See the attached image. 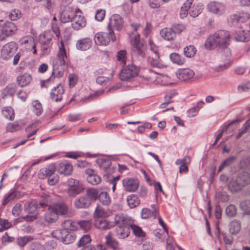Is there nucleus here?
I'll use <instances>...</instances> for the list:
<instances>
[{
	"label": "nucleus",
	"instance_id": "nucleus-46",
	"mask_svg": "<svg viewBox=\"0 0 250 250\" xmlns=\"http://www.w3.org/2000/svg\"><path fill=\"white\" fill-rule=\"evenodd\" d=\"M196 52V48L191 45H189L184 48V55L188 58H191L193 57Z\"/></svg>",
	"mask_w": 250,
	"mask_h": 250
},
{
	"label": "nucleus",
	"instance_id": "nucleus-58",
	"mask_svg": "<svg viewBox=\"0 0 250 250\" xmlns=\"http://www.w3.org/2000/svg\"><path fill=\"white\" fill-rule=\"evenodd\" d=\"M236 208L233 205H229L226 209V215L229 217H234L236 214Z\"/></svg>",
	"mask_w": 250,
	"mask_h": 250
},
{
	"label": "nucleus",
	"instance_id": "nucleus-21",
	"mask_svg": "<svg viewBox=\"0 0 250 250\" xmlns=\"http://www.w3.org/2000/svg\"><path fill=\"white\" fill-rule=\"evenodd\" d=\"M74 183V185L70 186L67 190V194L69 197H74L82 193L84 189L83 185L79 183L78 180H75Z\"/></svg>",
	"mask_w": 250,
	"mask_h": 250
},
{
	"label": "nucleus",
	"instance_id": "nucleus-2",
	"mask_svg": "<svg viewBox=\"0 0 250 250\" xmlns=\"http://www.w3.org/2000/svg\"><path fill=\"white\" fill-rule=\"evenodd\" d=\"M66 58V50L63 41H61L56 58L53 61L52 63L53 73L56 77L61 78L63 75Z\"/></svg>",
	"mask_w": 250,
	"mask_h": 250
},
{
	"label": "nucleus",
	"instance_id": "nucleus-9",
	"mask_svg": "<svg viewBox=\"0 0 250 250\" xmlns=\"http://www.w3.org/2000/svg\"><path fill=\"white\" fill-rule=\"evenodd\" d=\"M17 30L15 23L7 21L0 24V41L5 40L6 37H10L14 35Z\"/></svg>",
	"mask_w": 250,
	"mask_h": 250
},
{
	"label": "nucleus",
	"instance_id": "nucleus-51",
	"mask_svg": "<svg viewBox=\"0 0 250 250\" xmlns=\"http://www.w3.org/2000/svg\"><path fill=\"white\" fill-rule=\"evenodd\" d=\"M41 44L42 51L41 56H43L48 55L50 52L51 48V44H49L48 42L46 43L44 41H42Z\"/></svg>",
	"mask_w": 250,
	"mask_h": 250
},
{
	"label": "nucleus",
	"instance_id": "nucleus-64",
	"mask_svg": "<svg viewBox=\"0 0 250 250\" xmlns=\"http://www.w3.org/2000/svg\"><path fill=\"white\" fill-rule=\"evenodd\" d=\"M106 211L102 208L98 207L95 211L94 216L97 217V218H103V217L106 216Z\"/></svg>",
	"mask_w": 250,
	"mask_h": 250
},
{
	"label": "nucleus",
	"instance_id": "nucleus-47",
	"mask_svg": "<svg viewBox=\"0 0 250 250\" xmlns=\"http://www.w3.org/2000/svg\"><path fill=\"white\" fill-rule=\"evenodd\" d=\"M76 239V237L74 235L71 233H69L66 230V232L62 237V241L65 244H69L73 242Z\"/></svg>",
	"mask_w": 250,
	"mask_h": 250
},
{
	"label": "nucleus",
	"instance_id": "nucleus-22",
	"mask_svg": "<svg viewBox=\"0 0 250 250\" xmlns=\"http://www.w3.org/2000/svg\"><path fill=\"white\" fill-rule=\"evenodd\" d=\"M125 189L129 192L135 191L139 187V181L136 179L125 178L123 180Z\"/></svg>",
	"mask_w": 250,
	"mask_h": 250
},
{
	"label": "nucleus",
	"instance_id": "nucleus-57",
	"mask_svg": "<svg viewBox=\"0 0 250 250\" xmlns=\"http://www.w3.org/2000/svg\"><path fill=\"white\" fill-rule=\"evenodd\" d=\"M91 241V239L89 235H85L80 239L79 242L78 243V246L83 248L84 246L89 245V243H90Z\"/></svg>",
	"mask_w": 250,
	"mask_h": 250
},
{
	"label": "nucleus",
	"instance_id": "nucleus-15",
	"mask_svg": "<svg viewBox=\"0 0 250 250\" xmlns=\"http://www.w3.org/2000/svg\"><path fill=\"white\" fill-rule=\"evenodd\" d=\"M207 9L213 14L221 15L225 13L226 7L222 2L212 1L207 5Z\"/></svg>",
	"mask_w": 250,
	"mask_h": 250
},
{
	"label": "nucleus",
	"instance_id": "nucleus-52",
	"mask_svg": "<svg viewBox=\"0 0 250 250\" xmlns=\"http://www.w3.org/2000/svg\"><path fill=\"white\" fill-rule=\"evenodd\" d=\"M33 107V112L38 116L40 115L43 111L42 106L40 102L38 100L35 101L32 103Z\"/></svg>",
	"mask_w": 250,
	"mask_h": 250
},
{
	"label": "nucleus",
	"instance_id": "nucleus-63",
	"mask_svg": "<svg viewBox=\"0 0 250 250\" xmlns=\"http://www.w3.org/2000/svg\"><path fill=\"white\" fill-rule=\"evenodd\" d=\"M105 11L104 9H98L95 15V19L99 21H102L104 18Z\"/></svg>",
	"mask_w": 250,
	"mask_h": 250
},
{
	"label": "nucleus",
	"instance_id": "nucleus-44",
	"mask_svg": "<svg viewBox=\"0 0 250 250\" xmlns=\"http://www.w3.org/2000/svg\"><path fill=\"white\" fill-rule=\"evenodd\" d=\"M157 211L155 209L153 211L150 209L145 208L142 210V217L144 219H147L151 217H153L154 218H156L157 215Z\"/></svg>",
	"mask_w": 250,
	"mask_h": 250
},
{
	"label": "nucleus",
	"instance_id": "nucleus-43",
	"mask_svg": "<svg viewBox=\"0 0 250 250\" xmlns=\"http://www.w3.org/2000/svg\"><path fill=\"white\" fill-rule=\"evenodd\" d=\"M56 210L58 215H64L68 212V207L63 203H59L52 206Z\"/></svg>",
	"mask_w": 250,
	"mask_h": 250
},
{
	"label": "nucleus",
	"instance_id": "nucleus-27",
	"mask_svg": "<svg viewBox=\"0 0 250 250\" xmlns=\"http://www.w3.org/2000/svg\"><path fill=\"white\" fill-rule=\"evenodd\" d=\"M105 244L106 246L113 250H119V242L112 236V233L109 232L105 236Z\"/></svg>",
	"mask_w": 250,
	"mask_h": 250
},
{
	"label": "nucleus",
	"instance_id": "nucleus-54",
	"mask_svg": "<svg viewBox=\"0 0 250 250\" xmlns=\"http://www.w3.org/2000/svg\"><path fill=\"white\" fill-rule=\"evenodd\" d=\"M169 0H149V4L152 8H158Z\"/></svg>",
	"mask_w": 250,
	"mask_h": 250
},
{
	"label": "nucleus",
	"instance_id": "nucleus-25",
	"mask_svg": "<svg viewBox=\"0 0 250 250\" xmlns=\"http://www.w3.org/2000/svg\"><path fill=\"white\" fill-rule=\"evenodd\" d=\"M94 226L101 230H107L114 227L113 223L104 218H96L94 221Z\"/></svg>",
	"mask_w": 250,
	"mask_h": 250
},
{
	"label": "nucleus",
	"instance_id": "nucleus-12",
	"mask_svg": "<svg viewBox=\"0 0 250 250\" xmlns=\"http://www.w3.org/2000/svg\"><path fill=\"white\" fill-rule=\"evenodd\" d=\"M250 18V15L246 12H241L231 16L230 18L231 26L241 27V23H244Z\"/></svg>",
	"mask_w": 250,
	"mask_h": 250
},
{
	"label": "nucleus",
	"instance_id": "nucleus-62",
	"mask_svg": "<svg viewBox=\"0 0 250 250\" xmlns=\"http://www.w3.org/2000/svg\"><path fill=\"white\" fill-rule=\"evenodd\" d=\"M240 122L239 119L232 121L231 123L229 124L226 127V131L228 133L232 132L237 128V124Z\"/></svg>",
	"mask_w": 250,
	"mask_h": 250
},
{
	"label": "nucleus",
	"instance_id": "nucleus-1",
	"mask_svg": "<svg viewBox=\"0 0 250 250\" xmlns=\"http://www.w3.org/2000/svg\"><path fill=\"white\" fill-rule=\"evenodd\" d=\"M230 40L229 33L225 30H220L207 39L205 45L208 49H220L228 46Z\"/></svg>",
	"mask_w": 250,
	"mask_h": 250
},
{
	"label": "nucleus",
	"instance_id": "nucleus-30",
	"mask_svg": "<svg viewBox=\"0 0 250 250\" xmlns=\"http://www.w3.org/2000/svg\"><path fill=\"white\" fill-rule=\"evenodd\" d=\"M192 1L193 0H191V4L189 8V14L191 17L195 18L202 13L204 6L200 3L193 4Z\"/></svg>",
	"mask_w": 250,
	"mask_h": 250
},
{
	"label": "nucleus",
	"instance_id": "nucleus-28",
	"mask_svg": "<svg viewBox=\"0 0 250 250\" xmlns=\"http://www.w3.org/2000/svg\"><path fill=\"white\" fill-rule=\"evenodd\" d=\"M18 86L15 83L7 85L2 90L1 97L4 99L7 97H13L17 91Z\"/></svg>",
	"mask_w": 250,
	"mask_h": 250
},
{
	"label": "nucleus",
	"instance_id": "nucleus-14",
	"mask_svg": "<svg viewBox=\"0 0 250 250\" xmlns=\"http://www.w3.org/2000/svg\"><path fill=\"white\" fill-rule=\"evenodd\" d=\"M219 49L221 50V55L222 58L225 61H227L224 64H221L218 66L217 68V71H222L230 66L231 64V62L230 58L231 55V51L228 46L226 47H222Z\"/></svg>",
	"mask_w": 250,
	"mask_h": 250
},
{
	"label": "nucleus",
	"instance_id": "nucleus-20",
	"mask_svg": "<svg viewBox=\"0 0 250 250\" xmlns=\"http://www.w3.org/2000/svg\"><path fill=\"white\" fill-rule=\"evenodd\" d=\"M21 44L24 46L26 50L30 51L33 50V54L37 53L36 49V43L34 38L32 36H26L22 38L21 40Z\"/></svg>",
	"mask_w": 250,
	"mask_h": 250
},
{
	"label": "nucleus",
	"instance_id": "nucleus-31",
	"mask_svg": "<svg viewBox=\"0 0 250 250\" xmlns=\"http://www.w3.org/2000/svg\"><path fill=\"white\" fill-rule=\"evenodd\" d=\"M92 44V40L89 38H85L77 41L76 47L79 50L85 51L90 48Z\"/></svg>",
	"mask_w": 250,
	"mask_h": 250
},
{
	"label": "nucleus",
	"instance_id": "nucleus-13",
	"mask_svg": "<svg viewBox=\"0 0 250 250\" xmlns=\"http://www.w3.org/2000/svg\"><path fill=\"white\" fill-rule=\"evenodd\" d=\"M124 25V21L121 16L118 14H114L111 16L108 24V30L113 31L115 29L118 31L121 30Z\"/></svg>",
	"mask_w": 250,
	"mask_h": 250
},
{
	"label": "nucleus",
	"instance_id": "nucleus-29",
	"mask_svg": "<svg viewBox=\"0 0 250 250\" xmlns=\"http://www.w3.org/2000/svg\"><path fill=\"white\" fill-rule=\"evenodd\" d=\"M194 75V72L189 68L180 69L177 73L178 78L183 81L191 79Z\"/></svg>",
	"mask_w": 250,
	"mask_h": 250
},
{
	"label": "nucleus",
	"instance_id": "nucleus-33",
	"mask_svg": "<svg viewBox=\"0 0 250 250\" xmlns=\"http://www.w3.org/2000/svg\"><path fill=\"white\" fill-rule=\"evenodd\" d=\"M115 224L118 227L129 226V218L125 214L120 213L117 214L114 217Z\"/></svg>",
	"mask_w": 250,
	"mask_h": 250
},
{
	"label": "nucleus",
	"instance_id": "nucleus-6",
	"mask_svg": "<svg viewBox=\"0 0 250 250\" xmlns=\"http://www.w3.org/2000/svg\"><path fill=\"white\" fill-rule=\"evenodd\" d=\"M49 203L50 196L45 195L39 203L34 200L26 203L24 205V210L28 214H33L37 209L42 208V210H44L45 208L49 206Z\"/></svg>",
	"mask_w": 250,
	"mask_h": 250
},
{
	"label": "nucleus",
	"instance_id": "nucleus-42",
	"mask_svg": "<svg viewBox=\"0 0 250 250\" xmlns=\"http://www.w3.org/2000/svg\"><path fill=\"white\" fill-rule=\"evenodd\" d=\"M169 58L173 63L178 65H182L185 63L184 58L178 53H171L169 55Z\"/></svg>",
	"mask_w": 250,
	"mask_h": 250
},
{
	"label": "nucleus",
	"instance_id": "nucleus-7",
	"mask_svg": "<svg viewBox=\"0 0 250 250\" xmlns=\"http://www.w3.org/2000/svg\"><path fill=\"white\" fill-rule=\"evenodd\" d=\"M56 167L54 164L50 165L47 167L41 169L38 173V177L40 179H44L48 177V183L53 186L57 183L59 180L58 175L55 173Z\"/></svg>",
	"mask_w": 250,
	"mask_h": 250
},
{
	"label": "nucleus",
	"instance_id": "nucleus-5",
	"mask_svg": "<svg viewBox=\"0 0 250 250\" xmlns=\"http://www.w3.org/2000/svg\"><path fill=\"white\" fill-rule=\"evenodd\" d=\"M132 46L131 49V55L133 57L137 58L140 61L146 57V46L144 41L141 40L139 34L135 35L131 40Z\"/></svg>",
	"mask_w": 250,
	"mask_h": 250
},
{
	"label": "nucleus",
	"instance_id": "nucleus-38",
	"mask_svg": "<svg viewBox=\"0 0 250 250\" xmlns=\"http://www.w3.org/2000/svg\"><path fill=\"white\" fill-rule=\"evenodd\" d=\"M116 236L119 239H125L130 234L129 226L118 227L116 229Z\"/></svg>",
	"mask_w": 250,
	"mask_h": 250
},
{
	"label": "nucleus",
	"instance_id": "nucleus-34",
	"mask_svg": "<svg viewBox=\"0 0 250 250\" xmlns=\"http://www.w3.org/2000/svg\"><path fill=\"white\" fill-rule=\"evenodd\" d=\"M161 37L168 41L173 40L175 38V32L171 28H165L160 31Z\"/></svg>",
	"mask_w": 250,
	"mask_h": 250
},
{
	"label": "nucleus",
	"instance_id": "nucleus-32",
	"mask_svg": "<svg viewBox=\"0 0 250 250\" xmlns=\"http://www.w3.org/2000/svg\"><path fill=\"white\" fill-rule=\"evenodd\" d=\"M95 189L97 192L96 200L98 199L103 205L109 206L111 204V200L108 193L105 191H102L100 193L98 189L95 188Z\"/></svg>",
	"mask_w": 250,
	"mask_h": 250
},
{
	"label": "nucleus",
	"instance_id": "nucleus-19",
	"mask_svg": "<svg viewBox=\"0 0 250 250\" xmlns=\"http://www.w3.org/2000/svg\"><path fill=\"white\" fill-rule=\"evenodd\" d=\"M51 198H50L49 206L45 208H47V210L44 214V220L48 223H52L55 222L58 219V213L56 212L55 208L51 206Z\"/></svg>",
	"mask_w": 250,
	"mask_h": 250
},
{
	"label": "nucleus",
	"instance_id": "nucleus-48",
	"mask_svg": "<svg viewBox=\"0 0 250 250\" xmlns=\"http://www.w3.org/2000/svg\"><path fill=\"white\" fill-rule=\"evenodd\" d=\"M33 238L31 236L20 237L17 239L18 245L21 247H24L28 242L32 241Z\"/></svg>",
	"mask_w": 250,
	"mask_h": 250
},
{
	"label": "nucleus",
	"instance_id": "nucleus-56",
	"mask_svg": "<svg viewBox=\"0 0 250 250\" xmlns=\"http://www.w3.org/2000/svg\"><path fill=\"white\" fill-rule=\"evenodd\" d=\"M87 180L90 184L93 185H96L101 182V178L99 175L95 174L93 175L88 176Z\"/></svg>",
	"mask_w": 250,
	"mask_h": 250
},
{
	"label": "nucleus",
	"instance_id": "nucleus-61",
	"mask_svg": "<svg viewBox=\"0 0 250 250\" xmlns=\"http://www.w3.org/2000/svg\"><path fill=\"white\" fill-rule=\"evenodd\" d=\"M63 229L67 230L68 229L74 230L75 229V223L70 220L64 221L62 224Z\"/></svg>",
	"mask_w": 250,
	"mask_h": 250
},
{
	"label": "nucleus",
	"instance_id": "nucleus-40",
	"mask_svg": "<svg viewBox=\"0 0 250 250\" xmlns=\"http://www.w3.org/2000/svg\"><path fill=\"white\" fill-rule=\"evenodd\" d=\"M20 192L16 190L11 191L8 195H6L3 199L2 205L5 206L8 203L14 201L19 198Z\"/></svg>",
	"mask_w": 250,
	"mask_h": 250
},
{
	"label": "nucleus",
	"instance_id": "nucleus-49",
	"mask_svg": "<svg viewBox=\"0 0 250 250\" xmlns=\"http://www.w3.org/2000/svg\"><path fill=\"white\" fill-rule=\"evenodd\" d=\"M235 157L233 156L229 157L226 160H225L219 166L218 169V172H221L225 167H227L230 166L234 161Z\"/></svg>",
	"mask_w": 250,
	"mask_h": 250
},
{
	"label": "nucleus",
	"instance_id": "nucleus-36",
	"mask_svg": "<svg viewBox=\"0 0 250 250\" xmlns=\"http://www.w3.org/2000/svg\"><path fill=\"white\" fill-rule=\"evenodd\" d=\"M31 81V76L26 73L20 75L17 78V82L18 84L21 87L29 85Z\"/></svg>",
	"mask_w": 250,
	"mask_h": 250
},
{
	"label": "nucleus",
	"instance_id": "nucleus-35",
	"mask_svg": "<svg viewBox=\"0 0 250 250\" xmlns=\"http://www.w3.org/2000/svg\"><path fill=\"white\" fill-rule=\"evenodd\" d=\"M234 38L237 41L248 42L250 39V32L248 30H239L235 33Z\"/></svg>",
	"mask_w": 250,
	"mask_h": 250
},
{
	"label": "nucleus",
	"instance_id": "nucleus-24",
	"mask_svg": "<svg viewBox=\"0 0 250 250\" xmlns=\"http://www.w3.org/2000/svg\"><path fill=\"white\" fill-rule=\"evenodd\" d=\"M64 92V89L61 84H59L56 87H54L50 92V97L52 100L56 102L61 101L62 99V95Z\"/></svg>",
	"mask_w": 250,
	"mask_h": 250
},
{
	"label": "nucleus",
	"instance_id": "nucleus-53",
	"mask_svg": "<svg viewBox=\"0 0 250 250\" xmlns=\"http://www.w3.org/2000/svg\"><path fill=\"white\" fill-rule=\"evenodd\" d=\"M241 209L246 214H250V201H243L240 204Z\"/></svg>",
	"mask_w": 250,
	"mask_h": 250
},
{
	"label": "nucleus",
	"instance_id": "nucleus-45",
	"mask_svg": "<svg viewBox=\"0 0 250 250\" xmlns=\"http://www.w3.org/2000/svg\"><path fill=\"white\" fill-rule=\"evenodd\" d=\"M2 114L4 118L9 120H13L14 118V112L11 107H6L3 108Z\"/></svg>",
	"mask_w": 250,
	"mask_h": 250
},
{
	"label": "nucleus",
	"instance_id": "nucleus-18",
	"mask_svg": "<svg viewBox=\"0 0 250 250\" xmlns=\"http://www.w3.org/2000/svg\"><path fill=\"white\" fill-rule=\"evenodd\" d=\"M75 14H77V10H74L70 7H66L62 12L60 15V20L63 23L72 22Z\"/></svg>",
	"mask_w": 250,
	"mask_h": 250
},
{
	"label": "nucleus",
	"instance_id": "nucleus-26",
	"mask_svg": "<svg viewBox=\"0 0 250 250\" xmlns=\"http://www.w3.org/2000/svg\"><path fill=\"white\" fill-rule=\"evenodd\" d=\"M73 170V167L71 164L66 162L60 163L57 167L58 172L65 175H70Z\"/></svg>",
	"mask_w": 250,
	"mask_h": 250
},
{
	"label": "nucleus",
	"instance_id": "nucleus-8",
	"mask_svg": "<svg viewBox=\"0 0 250 250\" xmlns=\"http://www.w3.org/2000/svg\"><path fill=\"white\" fill-rule=\"evenodd\" d=\"M95 43L98 45H106L110 40L114 42L116 40V37L114 31L110 30L108 33L100 32L96 34L94 37Z\"/></svg>",
	"mask_w": 250,
	"mask_h": 250
},
{
	"label": "nucleus",
	"instance_id": "nucleus-3",
	"mask_svg": "<svg viewBox=\"0 0 250 250\" xmlns=\"http://www.w3.org/2000/svg\"><path fill=\"white\" fill-rule=\"evenodd\" d=\"M250 184V174L245 171L240 172L235 178H232L228 185V189L232 193L240 191Z\"/></svg>",
	"mask_w": 250,
	"mask_h": 250
},
{
	"label": "nucleus",
	"instance_id": "nucleus-59",
	"mask_svg": "<svg viewBox=\"0 0 250 250\" xmlns=\"http://www.w3.org/2000/svg\"><path fill=\"white\" fill-rule=\"evenodd\" d=\"M66 232V230L65 229H57L52 231L51 235L53 237L62 240L63 236Z\"/></svg>",
	"mask_w": 250,
	"mask_h": 250
},
{
	"label": "nucleus",
	"instance_id": "nucleus-39",
	"mask_svg": "<svg viewBox=\"0 0 250 250\" xmlns=\"http://www.w3.org/2000/svg\"><path fill=\"white\" fill-rule=\"evenodd\" d=\"M126 201L130 208H135L140 204V200L136 194H131L128 196Z\"/></svg>",
	"mask_w": 250,
	"mask_h": 250
},
{
	"label": "nucleus",
	"instance_id": "nucleus-11",
	"mask_svg": "<svg viewBox=\"0 0 250 250\" xmlns=\"http://www.w3.org/2000/svg\"><path fill=\"white\" fill-rule=\"evenodd\" d=\"M17 49V44L15 42H11L6 43L1 49V57L5 60L9 59L15 53Z\"/></svg>",
	"mask_w": 250,
	"mask_h": 250
},
{
	"label": "nucleus",
	"instance_id": "nucleus-16",
	"mask_svg": "<svg viewBox=\"0 0 250 250\" xmlns=\"http://www.w3.org/2000/svg\"><path fill=\"white\" fill-rule=\"evenodd\" d=\"M104 176H107L112 174L115 169L111 167V162L109 160L100 159L98 161Z\"/></svg>",
	"mask_w": 250,
	"mask_h": 250
},
{
	"label": "nucleus",
	"instance_id": "nucleus-17",
	"mask_svg": "<svg viewBox=\"0 0 250 250\" xmlns=\"http://www.w3.org/2000/svg\"><path fill=\"white\" fill-rule=\"evenodd\" d=\"M81 13V11L77 9V14H75L72 21V26L74 29L78 30L86 25V21Z\"/></svg>",
	"mask_w": 250,
	"mask_h": 250
},
{
	"label": "nucleus",
	"instance_id": "nucleus-23",
	"mask_svg": "<svg viewBox=\"0 0 250 250\" xmlns=\"http://www.w3.org/2000/svg\"><path fill=\"white\" fill-rule=\"evenodd\" d=\"M149 44L150 47V49L154 53V56L149 57L148 62H150L152 66L154 67H159L160 64V59L159 56L157 54V48L151 40H149Z\"/></svg>",
	"mask_w": 250,
	"mask_h": 250
},
{
	"label": "nucleus",
	"instance_id": "nucleus-41",
	"mask_svg": "<svg viewBox=\"0 0 250 250\" xmlns=\"http://www.w3.org/2000/svg\"><path fill=\"white\" fill-rule=\"evenodd\" d=\"M190 4H191V0H187L181 7L180 12V16L181 18L183 19L186 17L189 14V8Z\"/></svg>",
	"mask_w": 250,
	"mask_h": 250
},
{
	"label": "nucleus",
	"instance_id": "nucleus-37",
	"mask_svg": "<svg viewBox=\"0 0 250 250\" xmlns=\"http://www.w3.org/2000/svg\"><path fill=\"white\" fill-rule=\"evenodd\" d=\"M241 229V224L239 221L234 220L229 224V232L232 235H236Z\"/></svg>",
	"mask_w": 250,
	"mask_h": 250
},
{
	"label": "nucleus",
	"instance_id": "nucleus-10",
	"mask_svg": "<svg viewBox=\"0 0 250 250\" xmlns=\"http://www.w3.org/2000/svg\"><path fill=\"white\" fill-rule=\"evenodd\" d=\"M139 68L131 64L125 67L120 73V79L122 81H127L138 75Z\"/></svg>",
	"mask_w": 250,
	"mask_h": 250
},
{
	"label": "nucleus",
	"instance_id": "nucleus-4",
	"mask_svg": "<svg viewBox=\"0 0 250 250\" xmlns=\"http://www.w3.org/2000/svg\"><path fill=\"white\" fill-rule=\"evenodd\" d=\"M97 196V192L95 188H88L86 189L85 195L79 197L74 201V206L78 209L88 208L92 202L96 200Z\"/></svg>",
	"mask_w": 250,
	"mask_h": 250
},
{
	"label": "nucleus",
	"instance_id": "nucleus-50",
	"mask_svg": "<svg viewBox=\"0 0 250 250\" xmlns=\"http://www.w3.org/2000/svg\"><path fill=\"white\" fill-rule=\"evenodd\" d=\"M130 228L132 229L135 236L139 237H144L145 236V233L143 231L141 227L135 225H132L129 226Z\"/></svg>",
	"mask_w": 250,
	"mask_h": 250
},
{
	"label": "nucleus",
	"instance_id": "nucleus-60",
	"mask_svg": "<svg viewBox=\"0 0 250 250\" xmlns=\"http://www.w3.org/2000/svg\"><path fill=\"white\" fill-rule=\"evenodd\" d=\"M9 17L11 20L15 21L21 17V13L19 10L14 9L10 12Z\"/></svg>",
	"mask_w": 250,
	"mask_h": 250
},
{
	"label": "nucleus",
	"instance_id": "nucleus-55",
	"mask_svg": "<svg viewBox=\"0 0 250 250\" xmlns=\"http://www.w3.org/2000/svg\"><path fill=\"white\" fill-rule=\"evenodd\" d=\"M78 225L81 229L85 231L89 230L92 227V224L89 220H84L79 222Z\"/></svg>",
	"mask_w": 250,
	"mask_h": 250
}]
</instances>
